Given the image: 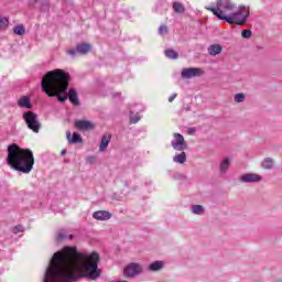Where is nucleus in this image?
Masks as SVG:
<instances>
[{"label":"nucleus","mask_w":282,"mask_h":282,"mask_svg":"<svg viewBox=\"0 0 282 282\" xmlns=\"http://www.w3.org/2000/svg\"><path fill=\"white\" fill-rule=\"evenodd\" d=\"M100 254L83 256L76 247H64L53 254L45 270L43 282H74L79 279L98 281L102 269L98 268Z\"/></svg>","instance_id":"obj_1"},{"label":"nucleus","mask_w":282,"mask_h":282,"mask_svg":"<svg viewBox=\"0 0 282 282\" xmlns=\"http://www.w3.org/2000/svg\"><path fill=\"white\" fill-rule=\"evenodd\" d=\"M69 87V75L63 69L47 72L42 78V90L50 98H57L58 102H65L68 98L69 102L75 107L80 105L76 88Z\"/></svg>","instance_id":"obj_2"},{"label":"nucleus","mask_w":282,"mask_h":282,"mask_svg":"<svg viewBox=\"0 0 282 282\" xmlns=\"http://www.w3.org/2000/svg\"><path fill=\"white\" fill-rule=\"evenodd\" d=\"M7 164L20 173H31L34 169V153L30 149H23L17 143L7 148Z\"/></svg>","instance_id":"obj_3"},{"label":"nucleus","mask_w":282,"mask_h":282,"mask_svg":"<svg viewBox=\"0 0 282 282\" xmlns=\"http://www.w3.org/2000/svg\"><path fill=\"white\" fill-rule=\"evenodd\" d=\"M206 10L218 18L219 21H227L229 14L237 10V4L232 0H217L216 6L207 7Z\"/></svg>","instance_id":"obj_4"},{"label":"nucleus","mask_w":282,"mask_h":282,"mask_svg":"<svg viewBox=\"0 0 282 282\" xmlns=\"http://www.w3.org/2000/svg\"><path fill=\"white\" fill-rule=\"evenodd\" d=\"M250 17V10L246 7H239L237 11H232L226 20L229 25H246L248 18Z\"/></svg>","instance_id":"obj_5"},{"label":"nucleus","mask_w":282,"mask_h":282,"mask_svg":"<svg viewBox=\"0 0 282 282\" xmlns=\"http://www.w3.org/2000/svg\"><path fill=\"white\" fill-rule=\"evenodd\" d=\"M23 119L26 122V127L34 131V133H39L41 130V122H39V116L32 111H26L23 113Z\"/></svg>","instance_id":"obj_6"},{"label":"nucleus","mask_w":282,"mask_h":282,"mask_svg":"<svg viewBox=\"0 0 282 282\" xmlns=\"http://www.w3.org/2000/svg\"><path fill=\"white\" fill-rule=\"evenodd\" d=\"M142 272H143L142 264L138 262H132L123 269V274L128 279H134V276L142 274Z\"/></svg>","instance_id":"obj_7"},{"label":"nucleus","mask_w":282,"mask_h":282,"mask_svg":"<svg viewBox=\"0 0 282 282\" xmlns=\"http://www.w3.org/2000/svg\"><path fill=\"white\" fill-rule=\"evenodd\" d=\"M199 76H204V69L199 67L183 68L181 72V78L184 80H191V78H199Z\"/></svg>","instance_id":"obj_8"},{"label":"nucleus","mask_w":282,"mask_h":282,"mask_svg":"<svg viewBox=\"0 0 282 282\" xmlns=\"http://www.w3.org/2000/svg\"><path fill=\"white\" fill-rule=\"evenodd\" d=\"M174 139L171 141L172 148L174 151H186L188 149V145L186 144V141L184 140V135L181 133L175 132L173 134Z\"/></svg>","instance_id":"obj_9"},{"label":"nucleus","mask_w":282,"mask_h":282,"mask_svg":"<svg viewBox=\"0 0 282 282\" xmlns=\"http://www.w3.org/2000/svg\"><path fill=\"white\" fill-rule=\"evenodd\" d=\"M239 182L241 184H259V182H263V176L257 173H245L239 176Z\"/></svg>","instance_id":"obj_10"},{"label":"nucleus","mask_w":282,"mask_h":282,"mask_svg":"<svg viewBox=\"0 0 282 282\" xmlns=\"http://www.w3.org/2000/svg\"><path fill=\"white\" fill-rule=\"evenodd\" d=\"M89 52H91V44L83 42L77 44L76 50H68L67 54H69V56H76V54H82L85 56L89 54Z\"/></svg>","instance_id":"obj_11"},{"label":"nucleus","mask_w":282,"mask_h":282,"mask_svg":"<svg viewBox=\"0 0 282 282\" xmlns=\"http://www.w3.org/2000/svg\"><path fill=\"white\" fill-rule=\"evenodd\" d=\"M93 218L97 221H109L111 219V213L108 210H98L93 214Z\"/></svg>","instance_id":"obj_12"},{"label":"nucleus","mask_w":282,"mask_h":282,"mask_svg":"<svg viewBox=\"0 0 282 282\" xmlns=\"http://www.w3.org/2000/svg\"><path fill=\"white\" fill-rule=\"evenodd\" d=\"M165 262L162 260H156L149 264L148 270L149 272H160L164 270Z\"/></svg>","instance_id":"obj_13"},{"label":"nucleus","mask_w":282,"mask_h":282,"mask_svg":"<svg viewBox=\"0 0 282 282\" xmlns=\"http://www.w3.org/2000/svg\"><path fill=\"white\" fill-rule=\"evenodd\" d=\"M75 127L82 131H87L94 129V123L88 120H78L75 122Z\"/></svg>","instance_id":"obj_14"},{"label":"nucleus","mask_w":282,"mask_h":282,"mask_svg":"<svg viewBox=\"0 0 282 282\" xmlns=\"http://www.w3.org/2000/svg\"><path fill=\"white\" fill-rule=\"evenodd\" d=\"M66 138L70 144H78V142H83V137L78 132H74L72 137V132H66Z\"/></svg>","instance_id":"obj_15"},{"label":"nucleus","mask_w":282,"mask_h":282,"mask_svg":"<svg viewBox=\"0 0 282 282\" xmlns=\"http://www.w3.org/2000/svg\"><path fill=\"white\" fill-rule=\"evenodd\" d=\"M109 142H111V134H105L101 138L100 144H99V151L101 153H105V151H107V147H109Z\"/></svg>","instance_id":"obj_16"},{"label":"nucleus","mask_w":282,"mask_h":282,"mask_svg":"<svg viewBox=\"0 0 282 282\" xmlns=\"http://www.w3.org/2000/svg\"><path fill=\"white\" fill-rule=\"evenodd\" d=\"M223 50L224 47L220 44H212L208 46L207 52L209 56H217Z\"/></svg>","instance_id":"obj_17"},{"label":"nucleus","mask_w":282,"mask_h":282,"mask_svg":"<svg viewBox=\"0 0 282 282\" xmlns=\"http://www.w3.org/2000/svg\"><path fill=\"white\" fill-rule=\"evenodd\" d=\"M19 107L22 109H32V102L30 101V97L23 96L18 100Z\"/></svg>","instance_id":"obj_18"},{"label":"nucleus","mask_w":282,"mask_h":282,"mask_svg":"<svg viewBox=\"0 0 282 282\" xmlns=\"http://www.w3.org/2000/svg\"><path fill=\"white\" fill-rule=\"evenodd\" d=\"M228 169H230V158L226 156L219 165V172L224 175L228 173Z\"/></svg>","instance_id":"obj_19"},{"label":"nucleus","mask_w":282,"mask_h":282,"mask_svg":"<svg viewBox=\"0 0 282 282\" xmlns=\"http://www.w3.org/2000/svg\"><path fill=\"white\" fill-rule=\"evenodd\" d=\"M186 152L182 151L173 156V162L175 164H186Z\"/></svg>","instance_id":"obj_20"},{"label":"nucleus","mask_w":282,"mask_h":282,"mask_svg":"<svg viewBox=\"0 0 282 282\" xmlns=\"http://www.w3.org/2000/svg\"><path fill=\"white\" fill-rule=\"evenodd\" d=\"M261 166L264 171H271V169H274V160L272 158H265L262 161Z\"/></svg>","instance_id":"obj_21"},{"label":"nucleus","mask_w":282,"mask_h":282,"mask_svg":"<svg viewBox=\"0 0 282 282\" xmlns=\"http://www.w3.org/2000/svg\"><path fill=\"white\" fill-rule=\"evenodd\" d=\"M169 10V4L166 3V0L160 1L155 7V12H159V14H164Z\"/></svg>","instance_id":"obj_22"},{"label":"nucleus","mask_w":282,"mask_h":282,"mask_svg":"<svg viewBox=\"0 0 282 282\" xmlns=\"http://www.w3.org/2000/svg\"><path fill=\"white\" fill-rule=\"evenodd\" d=\"M172 8L176 14H184L186 12V8L182 2H173Z\"/></svg>","instance_id":"obj_23"},{"label":"nucleus","mask_w":282,"mask_h":282,"mask_svg":"<svg viewBox=\"0 0 282 282\" xmlns=\"http://www.w3.org/2000/svg\"><path fill=\"white\" fill-rule=\"evenodd\" d=\"M35 3H40L41 12H50V0H35Z\"/></svg>","instance_id":"obj_24"},{"label":"nucleus","mask_w":282,"mask_h":282,"mask_svg":"<svg viewBox=\"0 0 282 282\" xmlns=\"http://www.w3.org/2000/svg\"><path fill=\"white\" fill-rule=\"evenodd\" d=\"M165 56L166 58H171L173 61H175L176 58H180V54L173 51V48L165 50Z\"/></svg>","instance_id":"obj_25"},{"label":"nucleus","mask_w":282,"mask_h":282,"mask_svg":"<svg viewBox=\"0 0 282 282\" xmlns=\"http://www.w3.org/2000/svg\"><path fill=\"white\" fill-rule=\"evenodd\" d=\"M204 210L205 208L202 205H192L191 207L193 215H204Z\"/></svg>","instance_id":"obj_26"},{"label":"nucleus","mask_w":282,"mask_h":282,"mask_svg":"<svg viewBox=\"0 0 282 282\" xmlns=\"http://www.w3.org/2000/svg\"><path fill=\"white\" fill-rule=\"evenodd\" d=\"M13 33L18 36H23V34H25V26H23V24L15 25L13 28Z\"/></svg>","instance_id":"obj_27"},{"label":"nucleus","mask_w":282,"mask_h":282,"mask_svg":"<svg viewBox=\"0 0 282 282\" xmlns=\"http://www.w3.org/2000/svg\"><path fill=\"white\" fill-rule=\"evenodd\" d=\"M63 239H67V231L65 229L57 231L56 236V241H63Z\"/></svg>","instance_id":"obj_28"},{"label":"nucleus","mask_w":282,"mask_h":282,"mask_svg":"<svg viewBox=\"0 0 282 282\" xmlns=\"http://www.w3.org/2000/svg\"><path fill=\"white\" fill-rule=\"evenodd\" d=\"M140 122V116L133 115V111H130V124H138Z\"/></svg>","instance_id":"obj_29"},{"label":"nucleus","mask_w":282,"mask_h":282,"mask_svg":"<svg viewBox=\"0 0 282 282\" xmlns=\"http://www.w3.org/2000/svg\"><path fill=\"white\" fill-rule=\"evenodd\" d=\"M235 102H243L246 100V95L243 93H238L234 97Z\"/></svg>","instance_id":"obj_30"},{"label":"nucleus","mask_w":282,"mask_h":282,"mask_svg":"<svg viewBox=\"0 0 282 282\" xmlns=\"http://www.w3.org/2000/svg\"><path fill=\"white\" fill-rule=\"evenodd\" d=\"M8 18H0V30H6L8 28Z\"/></svg>","instance_id":"obj_31"},{"label":"nucleus","mask_w":282,"mask_h":282,"mask_svg":"<svg viewBox=\"0 0 282 282\" xmlns=\"http://www.w3.org/2000/svg\"><path fill=\"white\" fill-rule=\"evenodd\" d=\"M23 230H25V227H23L22 225H18L13 227L12 232L13 235H19V232H23Z\"/></svg>","instance_id":"obj_32"},{"label":"nucleus","mask_w":282,"mask_h":282,"mask_svg":"<svg viewBox=\"0 0 282 282\" xmlns=\"http://www.w3.org/2000/svg\"><path fill=\"white\" fill-rule=\"evenodd\" d=\"M173 180H176V181L186 180V175H184L180 172H176V173L173 174Z\"/></svg>","instance_id":"obj_33"},{"label":"nucleus","mask_w":282,"mask_h":282,"mask_svg":"<svg viewBox=\"0 0 282 282\" xmlns=\"http://www.w3.org/2000/svg\"><path fill=\"white\" fill-rule=\"evenodd\" d=\"M241 36H242V39H250V36H252V31H250V30H243V31L241 32Z\"/></svg>","instance_id":"obj_34"},{"label":"nucleus","mask_w":282,"mask_h":282,"mask_svg":"<svg viewBox=\"0 0 282 282\" xmlns=\"http://www.w3.org/2000/svg\"><path fill=\"white\" fill-rule=\"evenodd\" d=\"M159 34H169V28L166 25H161L159 28Z\"/></svg>","instance_id":"obj_35"},{"label":"nucleus","mask_w":282,"mask_h":282,"mask_svg":"<svg viewBox=\"0 0 282 282\" xmlns=\"http://www.w3.org/2000/svg\"><path fill=\"white\" fill-rule=\"evenodd\" d=\"M87 164H96V156L90 155L86 158Z\"/></svg>","instance_id":"obj_36"},{"label":"nucleus","mask_w":282,"mask_h":282,"mask_svg":"<svg viewBox=\"0 0 282 282\" xmlns=\"http://www.w3.org/2000/svg\"><path fill=\"white\" fill-rule=\"evenodd\" d=\"M177 98V94H173L169 97V102H173Z\"/></svg>","instance_id":"obj_37"},{"label":"nucleus","mask_w":282,"mask_h":282,"mask_svg":"<svg viewBox=\"0 0 282 282\" xmlns=\"http://www.w3.org/2000/svg\"><path fill=\"white\" fill-rule=\"evenodd\" d=\"M67 153V150H62L61 155H65Z\"/></svg>","instance_id":"obj_38"},{"label":"nucleus","mask_w":282,"mask_h":282,"mask_svg":"<svg viewBox=\"0 0 282 282\" xmlns=\"http://www.w3.org/2000/svg\"><path fill=\"white\" fill-rule=\"evenodd\" d=\"M68 239H74V235H69V236H68Z\"/></svg>","instance_id":"obj_39"},{"label":"nucleus","mask_w":282,"mask_h":282,"mask_svg":"<svg viewBox=\"0 0 282 282\" xmlns=\"http://www.w3.org/2000/svg\"><path fill=\"white\" fill-rule=\"evenodd\" d=\"M116 96H120V93L115 94V98H116Z\"/></svg>","instance_id":"obj_40"}]
</instances>
